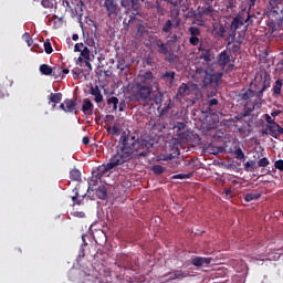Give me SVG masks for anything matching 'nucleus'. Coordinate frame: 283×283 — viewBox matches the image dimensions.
I'll list each match as a JSON object with an SVG mask.
<instances>
[{
  "mask_svg": "<svg viewBox=\"0 0 283 283\" xmlns=\"http://www.w3.org/2000/svg\"><path fill=\"white\" fill-rule=\"evenodd\" d=\"M153 148L154 143L151 140L136 138V136L123 133L116 154L109 159L107 165H102L97 168V178H103L115 167L125 165V163H129L134 158H147Z\"/></svg>",
  "mask_w": 283,
  "mask_h": 283,
  "instance_id": "f257e3e1",
  "label": "nucleus"
},
{
  "mask_svg": "<svg viewBox=\"0 0 283 283\" xmlns=\"http://www.w3.org/2000/svg\"><path fill=\"white\" fill-rule=\"evenodd\" d=\"M171 109V99H169L168 106H158L157 111L159 113L158 117H154L149 120V126L155 132H163V129H166L167 123L165 122V114Z\"/></svg>",
  "mask_w": 283,
  "mask_h": 283,
  "instance_id": "f03ea898",
  "label": "nucleus"
},
{
  "mask_svg": "<svg viewBox=\"0 0 283 283\" xmlns=\"http://www.w3.org/2000/svg\"><path fill=\"white\" fill-rule=\"evenodd\" d=\"M134 96L137 101H151V93L154 92V86L134 84Z\"/></svg>",
  "mask_w": 283,
  "mask_h": 283,
  "instance_id": "7ed1b4c3",
  "label": "nucleus"
},
{
  "mask_svg": "<svg viewBox=\"0 0 283 283\" xmlns=\"http://www.w3.org/2000/svg\"><path fill=\"white\" fill-rule=\"evenodd\" d=\"M104 8L111 21H116L118 17L123 15L120 6H118V2H116V0H104Z\"/></svg>",
  "mask_w": 283,
  "mask_h": 283,
  "instance_id": "20e7f679",
  "label": "nucleus"
},
{
  "mask_svg": "<svg viewBox=\"0 0 283 283\" xmlns=\"http://www.w3.org/2000/svg\"><path fill=\"white\" fill-rule=\"evenodd\" d=\"M138 80L139 82H136L135 84L148 85L150 87L155 86L156 90L160 87V84H158L156 76H154V72L151 71L140 72Z\"/></svg>",
  "mask_w": 283,
  "mask_h": 283,
  "instance_id": "39448f33",
  "label": "nucleus"
},
{
  "mask_svg": "<svg viewBox=\"0 0 283 283\" xmlns=\"http://www.w3.org/2000/svg\"><path fill=\"white\" fill-rule=\"evenodd\" d=\"M76 101L72 98H66L64 99L63 103L60 104V109L65 112V114H78V108H77Z\"/></svg>",
  "mask_w": 283,
  "mask_h": 283,
  "instance_id": "423d86ee",
  "label": "nucleus"
},
{
  "mask_svg": "<svg viewBox=\"0 0 283 283\" xmlns=\"http://www.w3.org/2000/svg\"><path fill=\"white\" fill-rule=\"evenodd\" d=\"M217 63L218 66L224 70L229 63H231V55H229V52L227 50L222 51L218 56H217Z\"/></svg>",
  "mask_w": 283,
  "mask_h": 283,
  "instance_id": "0eeeda50",
  "label": "nucleus"
},
{
  "mask_svg": "<svg viewBox=\"0 0 283 283\" xmlns=\"http://www.w3.org/2000/svg\"><path fill=\"white\" fill-rule=\"evenodd\" d=\"M213 262L212 258L206 256H192L191 258V265L192 266H209Z\"/></svg>",
  "mask_w": 283,
  "mask_h": 283,
  "instance_id": "6e6552de",
  "label": "nucleus"
},
{
  "mask_svg": "<svg viewBox=\"0 0 283 283\" xmlns=\"http://www.w3.org/2000/svg\"><path fill=\"white\" fill-rule=\"evenodd\" d=\"M160 80L167 83L168 87H172L174 82L176 81V72L166 71L161 74Z\"/></svg>",
  "mask_w": 283,
  "mask_h": 283,
  "instance_id": "1a4fd4ad",
  "label": "nucleus"
},
{
  "mask_svg": "<svg viewBox=\"0 0 283 283\" xmlns=\"http://www.w3.org/2000/svg\"><path fill=\"white\" fill-rule=\"evenodd\" d=\"M249 19H251V15L249 13L245 20L244 18H240V17L234 18L231 22L230 29L232 30V32H235V30H239L240 28H242V25H244V23H247Z\"/></svg>",
  "mask_w": 283,
  "mask_h": 283,
  "instance_id": "9d476101",
  "label": "nucleus"
},
{
  "mask_svg": "<svg viewBox=\"0 0 283 283\" xmlns=\"http://www.w3.org/2000/svg\"><path fill=\"white\" fill-rule=\"evenodd\" d=\"M122 8H125V10H134L136 14H138V0H120Z\"/></svg>",
  "mask_w": 283,
  "mask_h": 283,
  "instance_id": "9b49d317",
  "label": "nucleus"
},
{
  "mask_svg": "<svg viewBox=\"0 0 283 283\" xmlns=\"http://www.w3.org/2000/svg\"><path fill=\"white\" fill-rule=\"evenodd\" d=\"M268 129H269L271 136H273V138H277V136H282V134H283L282 126H280V124H277L275 122L268 125Z\"/></svg>",
  "mask_w": 283,
  "mask_h": 283,
  "instance_id": "f8f14e48",
  "label": "nucleus"
},
{
  "mask_svg": "<svg viewBox=\"0 0 283 283\" xmlns=\"http://www.w3.org/2000/svg\"><path fill=\"white\" fill-rule=\"evenodd\" d=\"M82 112L83 114H87V116H92L94 114V104L90 98L83 99Z\"/></svg>",
  "mask_w": 283,
  "mask_h": 283,
  "instance_id": "ddd939ff",
  "label": "nucleus"
},
{
  "mask_svg": "<svg viewBox=\"0 0 283 283\" xmlns=\"http://www.w3.org/2000/svg\"><path fill=\"white\" fill-rule=\"evenodd\" d=\"M197 74H205L202 83H201V87L207 90V87H209V85H213L211 82V75L209 73H207L206 70L197 69Z\"/></svg>",
  "mask_w": 283,
  "mask_h": 283,
  "instance_id": "4468645a",
  "label": "nucleus"
},
{
  "mask_svg": "<svg viewBox=\"0 0 283 283\" xmlns=\"http://www.w3.org/2000/svg\"><path fill=\"white\" fill-rule=\"evenodd\" d=\"M154 43L160 54L164 56L165 54H169V46H167V43H165L163 39H157Z\"/></svg>",
  "mask_w": 283,
  "mask_h": 283,
  "instance_id": "2eb2a0df",
  "label": "nucleus"
},
{
  "mask_svg": "<svg viewBox=\"0 0 283 283\" xmlns=\"http://www.w3.org/2000/svg\"><path fill=\"white\" fill-rule=\"evenodd\" d=\"M239 96L241 101H245V103H251V98L255 96V92L251 88L242 90Z\"/></svg>",
  "mask_w": 283,
  "mask_h": 283,
  "instance_id": "dca6fc26",
  "label": "nucleus"
},
{
  "mask_svg": "<svg viewBox=\"0 0 283 283\" xmlns=\"http://www.w3.org/2000/svg\"><path fill=\"white\" fill-rule=\"evenodd\" d=\"M180 24V22L177 21V23L175 24L171 20H167L164 23V27L161 29V32L164 34H171V30H176V28H178V25Z\"/></svg>",
  "mask_w": 283,
  "mask_h": 283,
  "instance_id": "f3484780",
  "label": "nucleus"
},
{
  "mask_svg": "<svg viewBox=\"0 0 283 283\" xmlns=\"http://www.w3.org/2000/svg\"><path fill=\"white\" fill-rule=\"evenodd\" d=\"M282 86H283V80L277 78L272 87L273 96H282Z\"/></svg>",
  "mask_w": 283,
  "mask_h": 283,
  "instance_id": "a211bd4d",
  "label": "nucleus"
},
{
  "mask_svg": "<svg viewBox=\"0 0 283 283\" xmlns=\"http://www.w3.org/2000/svg\"><path fill=\"white\" fill-rule=\"evenodd\" d=\"M91 94L95 97L94 101L97 103V105L103 103V93H101V88H98V86H92Z\"/></svg>",
  "mask_w": 283,
  "mask_h": 283,
  "instance_id": "6ab92c4d",
  "label": "nucleus"
},
{
  "mask_svg": "<svg viewBox=\"0 0 283 283\" xmlns=\"http://www.w3.org/2000/svg\"><path fill=\"white\" fill-rule=\"evenodd\" d=\"M61 101H63V93H51L49 95V104L53 103V108L56 107Z\"/></svg>",
  "mask_w": 283,
  "mask_h": 283,
  "instance_id": "aec40b11",
  "label": "nucleus"
},
{
  "mask_svg": "<svg viewBox=\"0 0 283 283\" xmlns=\"http://www.w3.org/2000/svg\"><path fill=\"white\" fill-rule=\"evenodd\" d=\"M255 112V107L251 105V102H245L243 105V113L241 114V118H247V116H251Z\"/></svg>",
  "mask_w": 283,
  "mask_h": 283,
  "instance_id": "412c9836",
  "label": "nucleus"
},
{
  "mask_svg": "<svg viewBox=\"0 0 283 283\" xmlns=\"http://www.w3.org/2000/svg\"><path fill=\"white\" fill-rule=\"evenodd\" d=\"M185 96H189V85L182 83L177 91V98H185Z\"/></svg>",
  "mask_w": 283,
  "mask_h": 283,
  "instance_id": "4be33fe9",
  "label": "nucleus"
},
{
  "mask_svg": "<svg viewBox=\"0 0 283 283\" xmlns=\"http://www.w3.org/2000/svg\"><path fill=\"white\" fill-rule=\"evenodd\" d=\"M90 48L84 46V49L80 52V56L77 57V63H83L84 61H90Z\"/></svg>",
  "mask_w": 283,
  "mask_h": 283,
  "instance_id": "5701e85b",
  "label": "nucleus"
},
{
  "mask_svg": "<svg viewBox=\"0 0 283 283\" xmlns=\"http://www.w3.org/2000/svg\"><path fill=\"white\" fill-rule=\"evenodd\" d=\"M201 17H213L214 9L211 4L202 7L198 10Z\"/></svg>",
  "mask_w": 283,
  "mask_h": 283,
  "instance_id": "b1692460",
  "label": "nucleus"
},
{
  "mask_svg": "<svg viewBox=\"0 0 283 283\" xmlns=\"http://www.w3.org/2000/svg\"><path fill=\"white\" fill-rule=\"evenodd\" d=\"M39 70L43 76H52V73L54 72L53 67L49 64L40 65Z\"/></svg>",
  "mask_w": 283,
  "mask_h": 283,
  "instance_id": "393cba45",
  "label": "nucleus"
},
{
  "mask_svg": "<svg viewBox=\"0 0 283 283\" xmlns=\"http://www.w3.org/2000/svg\"><path fill=\"white\" fill-rule=\"evenodd\" d=\"M245 202H253V200H260L262 195L260 192H250L243 196Z\"/></svg>",
  "mask_w": 283,
  "mask_h": 283,
  "instance_id": "a878e982",
  "label": "nucleus"
},
{
  "mask_svg": "<svg viewBox=\"0 0 283 283\" xmlns=\"http://www.w3.org/2000/svg\"><path fill=\"white\" fill-rule=\"evenodd\" d=\"M270 6L275 12H283V0H270Z\"/></svg>",
  "mask_w": 283,
  "mask_h": 283,
  "instance_id": "bb28decb",
  "label": "nucleus"
},
{
  "mask_svg": "<svg viewBox=\"0 0 283 283\" xmlns=\"http://www.w3.org/2000/svg\"><path fill=\"white\" fill-rule=\"evenodd\" d=\"M96 196L99 198V200H106L107 199V188L105 186H99L96 190Z\"/></svg>",
  "mask_w": 283,
  "mask_h": 283,
  "instance_id": "cd10ccee",
  "label": "nucleus"
},
{
  "mask_svg": "<svg viewBox=\"0 0 283 283\" xmlns=\"http://www.w3.org/2000/svg\"><path fill=\"white\" fill-rule=\"evenodd\" d=\"M222 76H224V72H217V73H213V74H210V81L211 83L218 85L219 82L222 81Z\"/></svg>",
  "mask_w": 283,
  "mask_h": 283,
  "instance_id": "c85d7f7f",
  "label": "nucleus"
},
{
  "mask_svg": "<svg viewBox=\"0 0 283 283\" xmlns=\"http://www.w3.org/2000/svg\"><path fill=\"white\" fill-rule=\"evenodd\" d=\"M118 97L116 96H112L107 99V105H109V107H112L113 112H116L118 109Z\"/></svg>",
  "mask_w": 283,
  "mask_h": 283,
  "instance_id": "c756f323",
  "label": "nucleus"
},
{
  "mask_svg": "<svg viewBox=\"0 0 283 283\" xmlns=\"http://www.w3.org/2000/svg\"><path fill=\"white\" fill-rule=\"evenodd\" d=\"M200 59L206 61V63H211V51L208 49H202Z\"/></svg>",
  "mask_w": 283,
  "mask_h": 283,
  "instance_id": "7c9ffc66",
  "label": "nucleus"
},
{
  "mask_svg": "<svg viewBox=\"0 0 283 283\" xmlns=\"http://www.w3.org/2000/svg\"><path fill=\"white\" fill-rule=\"evenodd\" d=\"M193 177V172H188V174H178V175H174L171 177L172 180H187L189 178Z\"/></svg>",
  "mask_w": 283,
  "mask_h": 283,
  "instance_id": "2f4dec72",
  "label": "nucleus"
},
{
  "mask_svg": "<svg viewBox=\"0 0 283 283\" xmlns=\"http://www.w3.org/2000/svg\"><path fill=\"white\" fill-rule=\"evenodd\" d=\"M255 160H249L244 164V171L253 172L255 171Z\"/></svg>",
  "mask_w": 283,
  "mask_h": 283,
  "instance_id": "473e14b6",
  "label": "nucleus"
},
{
  "mask_svg": "<svg viewBox=\"0 0 283 283\" xmlns=\"http://www.w3.org/2000/svg\"><path fill=\"white\" fill-rule=\"evenodd\" d=\"M70 178H71V180H74L75 182L81 181V170H78V169L71 170Z\"/></svg>",
  "mask_w": 283,
  "mask_h": 283,
  "instance_id": "72a5a7b5",
  "label": "nucleus"
},
{
  "mask_svg": "<svg viewBox=\"0 0 283 283\" xmlns=\"http://www.w3.org/2000/svg\"><path fill=\"white\" fill-rule=\"evenodd\" d=\"M62 66L53 67L52 76H54L55 78H65V76L62 75Z\"/></svg>",
  "mask_w": 283,
  "mask_h": 283,
  "instance_id": "f704fd0d",
  "label": "nucleus"
},
{
  "mask_svg": "<svg viewBox=\"0 0 283 283\" xmlns=\"http://www.w3.org/2000/svg\"><path fill=\"white\" fill-rule=\"evenodd\" d=\"M164 56H166V60L168 61V63H178V55H176L175 53H169L165 54Z\"/></svg>",
  "mask_w": 283,
  "mask_h": 283,
  "instance_id": "c9c22d12",
  "label": "nucleus"
},
{
  "mask_svg": "<svg viewBox=\"0 0 283 283\" xmlns=\"http://www.w3.org/2000/svg\"><path fill=\"white\" fill-rule=\"evenodd\" d=\"M234 156L237 158V160H245L247 156L244 155V151H242V148H237L234 150Z\"/></svg>",
  "mask_w": 283,
  "mask_h": 283,
  "instance_id": "e433bc0d",
  "label": "nucleus"
},
{
  "mask_svg": "<svg viewBox=\"0 0 283 283\" xmlns=\"http://www.w3.org/2000/svg\"><path fill=\"white\" fill-rule=\"evenodd\" d=\"M163 98H165V95H163V93H158V95L155 96L154 101L156 103V105H159V107H167L168 105L165 104V106H163Z\"/></svg>",
  "mask_w": 283,
  "mask_h": 283,
  "instance_id": "4c0bfd02",
  "label": "nucleus"
},
{
  "mask_svg": "<svg viewBox=\"0 0 283 283\" xmlns=\"http://www.w3.org/2000/svg\"><path fill=\"white\" fill-rule=\"evenodd\" d=\"M122 260H124V263L120 264L124 269H132V263H129V256L124 254L120 256Z\"/></svg>",
  "mask_w": 283,
  "mask_h": 283,
  "instance_id": "58836bf2",
  "label": "nucleus"
},
{
  "mask_svg": "<svg viewBox=\"0 0 283 283\" xmlns=\"http://www.w3.org/2000/svg\"><path fill=\"white\" fill-rule=\"evenodd\" d=\"M188 32L190 36H200V29L198 27H189Z\"/></svg>",
  "mask_w": 283,
  "mask_h": 283,
  "instance_id": "ea45409f",
  "label": "nucleus"
},
{
  "mask_svg": "<svg viewBox=\"0 0 283 283\" xmlns=\"http://www.w3.org/2000/svg\"><path fill=\"white\" fill-rule=\"evenodd\" d=\"M108 134H112L113 136H120V129L118 126H112L107 128Z\"/></svg>",
  "mask_w": 283,
  "mask_h": 283,
  "instance_id": "a19ab883",
  "label": "nucleus"
},
{
  "mask_svg": "<svg viewBox=\"0 0 283 283\" xmlns=\"http://www.w3.org/2000/svg\"><path fill=\"white\" fill-rule=\"evenodd\" d=\"M193 19L197 21L198 25H201V27L205 25V17L200 15L199 12L193 14Z\"/></svg>",
  "mask_w": 283,
  "mask_h": 283,
  "instance_id": "79ce46f5",
  "label": "nucleus"
},
{
  "mask_svg": "<svg viewBox=\"0 0 283 283\" xmlns=\"http://www.w3.org/2000/svg\"><path fill=\"white\" fill-rule=\"evenodd\" d=\"M55 4H56V0H42L41 1V6H43L44 8H54Z\"/></svg>",
  "mask_w": 283,
  "mask_h": 283,
  "instance_id": "37998d69",
  "label": "nucleus"
},
{
  "mask_svg": "<svg viewBox=\"0 0 283 283\" xmlns=\"http://www.w3.org/2000/svg\"><path fill=\"white\" fill-rule=\"evenodd\" d=\"M151 171H154L157 176H160V174H165V167L160 165L153 166Z\"/></svg>",
  "mask_w": 283,
  "mask_h": 283,
  "instance_id": "c03bdc74",
  "label": "nucleus"
},
{
  "mask_svg": "<svg viewBox=\"0 0 283 283\" xmlns=\"http://www.w3.org/2000/svg\"><path fill=\"white\" fill-rule=\"evenodd\" d=\"M138 14H140V7H138V13H136V11H133L128 22L126 23L127 28L129 27V23H134V21H136V17H138Z\"/></svg>",
  "mask_w": 283,
  "mask_h": 283,
  "instance_id": "a18cd8bd",
  "label": "nucleus"
},
{
  "mask_svg": "<svg viewBox=\"0 0 283 283\" xmlns=\"http://www.w3.org/2000/svg\"><path fill=\"white\" fill-rule=\"evenodd\" d=\"M262 103H264V99L256 97L252 103V107H254V109H260L262 107Z\"/></svg>",
  "mask_w": 283,
  "mask_h": 283,
  "instance_id": "49530a36",
  "label": "nucleus"
},
{
  "mask_svg": "<svg viewBox=\"0 0 283 283\" xmlns=\"http://www.w3.org/2000/svg\"><path fill=\"white\" fill-rule=\"evenodd\" d=\"M82 283H102L98 277H94L92 275H87L86 279Z\"/></svg>",
  "mask_w": 283,
  "mask_h": 283,
  "instance_id": "de8ad7c7",
  "label": "nucleus"
},
{
  "mask_svg": "<svg viewBox=\"0 0 283 283\" xmlns=\"http://www.w3.org/2000/svg\"><path fill=\"white\" fill-rule=\"evenodd\" d=\"M271 165V161H269V158L263 157L258 161V167H269Z\"/></svg>",
  "mask_w": 283,
  "mask_h": 283,
  "instance_id": "09e8293b",
  "label": "nucleus"
},
{
  "mask_svg": "<svg viewBox=\"0 0 283 283\" xmlns=\"http://www.w3.org/2000/svg\"><path fill=\"white\" fill-rule=\"evenodd\" d=\"M44 52L46 54H52V52H54V49H52V43L50 41L44 42Z\"/></svg>",
  "mask_w": 283,
  "mask_h": 283,
  "instance_id": "8fccbe9b",
  "label": "nucleus"
},
{
  "mask_svg": "<svg viewBox=\"0 0 283 283\" xmlns=\"http://www.w3.org/2000/svg\"><path fill=\"white\" fill-rule=\"evenodd\" d=\"M150 8H155V10L158 13H163V7L160 6V1H158V0L154 4H151Z\"/></svg>",
  "mask_w": 283,
  "mask_h": 283,
  "instance_id": "3c124183",
  "label": "nucleus"
},
{
  "mask_svg": "<svg viewBox=\"0 0 283 283\" xmlns=\"http://www.w3.org/2000/svg\"><path fill=\"white\" fill-rule=\"evenodd\" d=\"M189 43H190V45H195V46L199 45L200 39L198 36H191L190 35Z\"/></svg>",
  "mask_w": 283,
  "mask_h": 283,
  "instance_id": "603ef678",
  "label": "nucleus"
},
{
  "mask_svg": "<svg viewBox=\"0 0 283 283\" xmlns=\"http://www.w3.org/2000/svg\"><path fill=\"white\" fill-rule=\"evenodd\" d=\"M234 69H235V64L230 63L227 67H224V70H222V72H226V74H229L233 72Z\"/></svg>",
  "mask_w": 283,
  "mask_h": 283,
  "instance_id": "864d4df0",
  "label": "nucleus"
},
{
  "mask_svg": "<svg viewBox=\"0 0 283 283\" xmlns=\"http://www.w3.org/2000/svg\"><path fill=\"white\" fill-rule=\"evenodd\" d=\"M275 169H279V171H283V160L279 159L274 163Z\"/></svg>",
  "mask_w": 283,
  "mask_h": 283,
  "instance_id": "5fc2aeb1",
  "label": "nucleus"
},
{
  "mask_svg": "<svg viewBox=\"0 0 283 283\" xmlns=\"http://www.w3.org/2000/svg\"><path fill=\"white\" fill-rule=\"evenodd\" d=\"M127 64L125 63V61H118L117 62V70L123 71V70H127Z\"/></svg>",
  "mask_w": 283,
  "mask_h": 283,
  "instance_id": "6e6d98bb",
  "label": "nucleus"
},
{
  "mask_svg": "<svg viewBox=\"0 0 283 283\" xmlns=\"http://www.w3.org/2000/svg\"><path fill=\"white\" fill-rule=\"evenodd\" d=\"M226 32H227V28L223 24H220L219 30H218V35L224 36Z\"/></svg>",
  "mask_w": 283,
  "mask_h": 283,
  "instance_id": "4d7b16f0",
  "label": "nucleus"
},
{
  "mask_svg": "<svg viewBox=\"0 0 283 283\" xmlns=\"http://www.w3.org/2000/svg\"><path fill=\"white\" fill-rule=\"evenodd\" d=\"M118 109L119 112H125V109L127 108V104H125V101H120L118 104Z\"/></svg>",
  "mask_w": 283,
  "mask_h": 283,
  "instance_id": "13d9d810",
  "label": "nucleus"
},
{
  "mask_svg": "<svg viewBox=\"0 0 283 283\" xmlns=\"http://www.w3.org/2000/svg\"><path fill=\"white\" fill-rule=\"evenodd\" d=\"M168 3L170 6H172L174 8H178L180 6V3H182V0H169Z\"/></svg>",
  "mask_w": 283,
  "mask_h": 283,
  "instance_id": "bf43d9fd",
  "label": "nucleus"
},
{
  "mask_svg": "<svg viewBox=\"0 0 283 283\" xmlns=\"http://www.w3.org/2000/svg\"><path fill=\"white\" fill-rule=\"evenodd\" d=\"M83 49H85V45L83 43H76L74 45V52H81Z\"/></svg>",
  "mask_w": 283,
  "mask_h": 283,
  "instance_id": "052dcab7",
  "label": "nucleus"
},
{
  "mask_svg": "<svg viewBox=\"0 0 283 283\" xmlns=\"http://www.w3.org/2000/svg\"><path fill=\"white\" fill-rule=\"evenodd\" d=\"M72 74L75 75V78H81V69H73Z\"/></svg>",
  "mask_w": 283,
  "mask_h": 283,
  "instance_id": "680f3d73",
  "label": "nucleus"
},
{
  "mask_svg": "<svg viewBox=\"0 0 283 283\" xmlns=\"http://www.w3.org/2000/svg\"><path fill=\"white\" fill-rule=\"evenodd\" d=\"M242 118H244V117H242V115L241 116H234L231 119H229V123H238L239 120H242Z\"/></svg>",
  "mask_w": 283,
  "mask_h": 283,
  "instance_id": "e2e57ef3",
  "label": "nucleus"
},
{
  "mask_svg": "<svg viewBox=\"0 0 283 283\" xmlns=\"http://www.w3.org/2000/svg\"><path fill=\"white\" fill-rule=\"evenodd\" d=\"M214 105H218V99L217 98H212L209 101V108L211 109V107H213Z\"/></svg>",
  "mask_w": 283,
  "mask_h": 283,
  "instance_id": "0e129e2a",
  "label": "nucleus"
},
{
  "mask_svg": "<svg viewBox=\"0 0 283 283\" xmlns=\"http://www.w3.org/2000/svg\"><path fill=\"white\" fill-rule=\"evenodd\" d=\"M232 52H234V54L240 52V43H237V44L232 45Z\"/></svg>",
  "mask_w": 283,
  "mask_h": 283,
  "instance_id": "69168bd1",
  "label": "nucleus"
},
{
  "mask_svg": "<svg viewBox=\"0 0 283 283\" xmlns=\"http://www.w3.org/2000/svg\"><path fill=\"white\" fill-rule=\"evenodd\" d=\"M265 120H266L268 125L275 123V120H273V118H271V115H269V114H265Z\"/></svg>",
  "mask_w": 283,
  "mask_h": 283,
  "instance_id": "338daca9",
  "label": "nucleus"
},
{
  "mask_svg": "<svg viewBox=\"0 0 283 283\" xmlns=\"http://www.w3.org/2000/svg\"><path fill=\"white\" fill-rule=\"evenodd\" d=\"M119 74H124V76H128L129 75V65L126 66V70L119 71Z\"/></svg>",
  "mask_w": 283,
  "mask_h": 283,
  "instance_id": "774afa93",
  "label": "nucleus"
}]
</instances>
